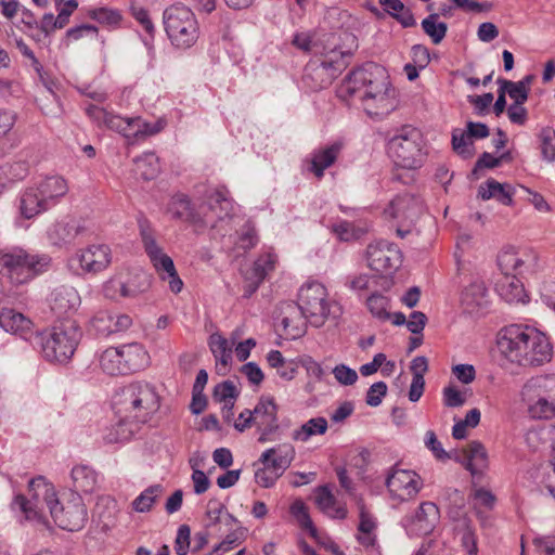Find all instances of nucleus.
Instances as JSON below:
<instances>
[{
    "mask_svg": "<svg viewBox=\"0 0 555 555\" xmlns=\"http://www.w3.org/2000/svg\"><path fill=\"white\" fill-rule=\"evenodd\" d=\"M387 393V385L384 382H376L367 390L365 402L370 406H378Z\"/></svg>",
    "mask_w": 555,
    "mask_h": 555,
    "instance_id": "60",
    "label": "nucleus"
},
{
    "mask_svg": "<svg viewBox=\"0 0 555 555\" xmlns=\"http://www.w3.org/2000/svg\"><path fill=\"white\" fill-rule=\"evenodd\" d=\"M538 256L533 251H518L514 248L502 250L498 256V266L502 274L519 275L537 266Z\"/></svg>",
    "mask_w": 555,
    "mask_h": 555,
    "instance_id": "21",
    "label": "nucleus"
},
{
    "mask_svg": "<svg viewBox=\"0 0 555 555\" xmlns=\"http://www.w3.org/2000/svg\"><path fill=\"white\" fill-rule=\"evenodd\" d=\"M327 428L328 424L325 417H313L304 423L299 428L293 430L292 439L307 442L313 436L324 435Z\"/></svg>",
    "mask_w": 555,
    "mask_h": 555,
    "instance_id": "41",
    "label": "nucleus"
},
{
    "mask_svg": "<svg viewBox=\"0 0 555 555\" xmlns=\"http://www.w3.org/2000/svg\"><path fill=\"white\" fill-rule=\"evenodd\" d=\"M367 98L361 100L364 112L374 118H384L398 106L396 89L390 86L377 93H367Z\"/></svg>",
    "mask_w": 555,
    "mask_h": 555,
    "instance_id": "22",
    "label": "nucleus"
},
{
    "mask_svg": "<svg viewBox=\"0 0 555 555\" xmlns=\"http://www.w3.org/2000/svg\"><path fill=\"white\" fill-rule=\"evenodd\" d=\"M0 326L8 333L28 339L33 335V321L23 313L4 308L0 312Z\"/></svg>",
    "mask_w": 555,
    "mask_h": 555,
    "instance_id": "27",
    "label": "nucleus"
},
{
    "mask_svg": "<svg viewBox=\"0 0 555 555\" xmlns=\"http://www.w3.org/2000/svg\"><path fill=\"white\" fill-rule=\"evenodd\" d=\"M498 348L507 360L524 367L541 366L553 357V347L543 333L517 324L500 332Z\"/></svg>",
    "mask_w": 555,
    "mask_h": 555,
    "instance_id": "2",
    "label": "nucleus"
},
{
    "mask_svg": "<svg viewBox=\"0 0 555 555\" xmlns=\"http://www.w3.org/2000/svg\"><path fill=\"white\" fill-rule=\"evenodd\" d=\"M209 348L216 359L224 369L232 362V345L222 335L214 333L209 337Z\"/></svg>",
    "mask_w": 555,
    "mask_h": 555,
    "instance_id": "44",
    "label": "nucleus"
},
{
    "mask_svg": "<svg viewBox=\"0 0 555 555\" xmlns=\"http://www.w3.org/2000/svg\"><path fill=\"white\" fill-rule=\"evenodd\" d=\"M315 502L325 514L333 518L344 519L347 515V509L344 506H336V499L327 486L318 488Z\"/></svg>",
    "mask_w": 555,
    "mask_h": 555,
    "instance_id": "39",
    "label": "nucleus"
},
{
    "mask_svg": "<svg viewBox=\"0 0 555 555\" xmlns=\"http://www.w3.org/2000/svg\"><path fill=\"white\" fill-rule=\"evenodd\" d=\"M365 259L372 270L392 275L401 267L403 256L395 243L378 240L367 245Z\"/></svg>",
    "mask_w": 555,
    "mask_h": 555,
    "instance_id": "15",
    "label": "nucleus"
},
{
    "mask_svg": "<svg viewBox=\"0 0 555 555\" xmlns=\"http://www.w3.org/2000/svg\"><path fill=\"white\" fill-rule=\"evenodd\" d=\"M51 264L46 254H29L24 249L0 250V274L15 285L26 284L47 271Z\"/></svg>",
    "mask_w": 555,
    "mask_h": 555,
    "instance_id": "5",
    "label": "nucleus"
},
{
    "mask_svg": "<svg viewBox=\"0 0 555 555\" xmlns=\"http://www.w3.org/2000/svg\"><path fill=\"white\" fill-rule=\"evenodd\" d=\"M191 546V528L189 525H181L178 528L175 541L177 555H188Z\"/></svg>",
    "mask_w": 555,
    "mask_h": 555,
    "instance_id": "57",
    "label": "nucleus"
},
{
    "mask_svg": "<svg viewBox=\"0 0 555 555\" xmlns=\"http://www.w3.org/2000/svg\"><path fill=\"white\" fill-rule=\"evenodd\" d=\"M112 262L111 248L105 244H93L79 250L69 259V266H76L85 273H98L105 270Z\"/></svg>",
    "mask_w": 555,
    "mask_h": 555,
    "instance_id": "18",
    "label": "nucleus"
},
{
    "mask_svg": "<svg viewBox=\"0 0 555 555\" xmlns=\"http://www.w3.org/2000/svg\"><path fill=\"white\" fill-rule=\"evenodd\" d=\"M529 412L534 418H552L555 416V400L548 397L539 398L530 405Z\"/></svg>",
    "mask_w": 555,
    "mask_h": 555,
    "instance_id": "53",
    "label": "nucleus"
},
{
    "mask_svg": "<svg viewBox=\"0 0 555 555\" xmlns=\"http://www.w3.org/2000/svg\"><path fill=\"white\" fill-rule=\"evenodd\" d=\"M388 153L398 167L406 169L418 167L422 162L421 132L413 127L404 126L389 140Z\"/></svg>",
    "mask_w": 555,
    "mask_h": 555,
    "instance_id": "13",
    "label": "nucleus"
},
{
    "mask_svg": "<svg viewBox=\"0 0 555 555\" xmlns=\"http://www.w3.org/2000/svg\"><path fill=\"white\" fill-rule=\"evenodd\" d=\"M505 184H502L494 179H488L483 184H481L478 189V196L483 201H488L490 198H496L504 205H511L512 193L506 190Z\"/></svg>",
    "mask_w": 555,
    "mask_h": 555,
    "instance_id": "42",
    "label": "nucleus"
},
{
    "mask_svg": "<svg viewBox=\"0 0 555 555\" xmlns=\"http://www.w3.org/2000/svg\"><path fill=\"white\" fill-rule=\"evenodd\" d=\"M85 221L74 217H65L52 223L47 230L49 242L59 247L72 244L77 237L85 235Z\"/></svg>",
    "mask_w": 555,
    "mask_h": 555,
    "instance_id": "19",
    "label": "nucleus"
},
{
    "mask_svg": "<svg viewBox=\"0 0 555 555\" xmlns=\"http://www.w3.org/2000/svg\"><path fill=\"white\" fill-rule=\"evenodd\" d=\"M80 304V296L73 286L62 285L52 294L51 308L57 315L76 311Z\"/></svg>",
    "mask_w": 555,
    "mask_h": 555,
    "instance_id": "33",
    "label": "nucleus"
},
{
    "mask_svg": "<svg viewBox=\"0 0 555 555\" xmlns=\"http://www.w3.org/2000/svg\"><path fill=\"white\" fill-rule=\"evenodd\" d=\"M498 83H500L505 93H508L514 103L524 104L528 100L529 89H524L517 82L500 78Z\"/></svg>",
    "mask_w": 555,
    "mask_h": 555,
    "instance_id": "54",
    "label": "nucleus"
},
{
    "mask_svg": "<svg viewBox=\"0 0 555 555\" xmlns=\"http://www.w3.org/2000/svg\"><path fill=\"white\" fill-rule=\"evenodd\" d=\"M139 227L144 251L155 271L163 281L168 282L172 293H180L183 287V282L177 273L172 259L158 245L154 232L146 221H140Z\"/></svg>",
    "mask_w": 555,
    "mask_h": 555,
    "instance_id": "10",
    "label": "nucleus"
},
{
    "mask_svg": "<svg viewBox=\"0 0 555 555\" xmlns=\"http://www.w3.org/2000/svg\"><path fill=\"white\" fill-rule=\"evenodd\" d=\"M472 496L475 501V508L486 507L487 509H492L496 502L495 495L485 488L474 489Z\"/></svg>",
    "mask_w": 555,
    "mask_h": 555,
    "instance_id": "58",
    "label": "nucleus"
},
{
    "mask_svg": "<svg viewBox=\"0 0 555 555\" xmlns=\"http://www.w3.org/2000/svg\"><path fill=\"white\" fill-rule=\"evenodd\" d=\"M425 446L434 453L436 459L440 461L452 459V455L444 451L441 442L437 439L436 434L431 430L426 433Z\"/></svg>",
    "mask_w": 555,
    "mask_h": 555,
    "instance_id": "63",
    "label": "nucleus"
},
{
    "mask_svg": "<svg viewBox=\"0 0 555 555\" xmlns=\"http://www.w3.org/2000/svg\"><path fill=\"white\" fill-rule=\"evenodd\" d=\"M27 173L28 167L24 162H16L0 166V177L2 178L5 186L11 182L23 180Z\"/></svg>",
    "mask_w": 555,
    "mask_h": 555,
    "instance_id": "49",
    "label": "nucleus"
},
{
    "mask_svg": "<svg viewBox=\"0 0 555 555\" xmlns=\"http://www.w3.org/2000/svg\"><path fill=\"white\" fill-rule=\"evenodd\" d=\"M199 210L206 214V222L209 214L215 218L222 220L231 216L233 210L232 201L228 197V191L224 189H215L207 192L206 201L199 205Z\"/></svg>",
    "mask_w": 555,
    "mask_h": 555,
    "instance_id": "26",
    "label": "nucleus"
},
{
    "mask_svg": "<svg viewBox=\"0 0 555 555\" xmlns=\"http://www.w3.org/2000/svg\"><path fill=\"white\" fill-rule=\"evenodd\" d=\"M281 323L288 336L295 339L301 337L306 333L309 320L300 308L298 301L284 302L281 307Z\"/></svg>",
    "mask_w": 555,
    "mask_h": 555,
    "instance_id": "24",
    "label": "nucleus"
},
{
    "mask_svg": "<svg viewBox=\"0 0 555 555\" xmlns=\"http://www.w3.org/2000/svg\"><path fill=\"white\" fill-rule=\"evenodd\" d=\"M119 351L125 375L141 371L149 365V353L138 343L121 345Z\"/></svg>",
    "mask_w": 555,
    "mask_h": 555,
    "instance_id": "30",
    "label": "nucleus"
},
{
    "mask_svg": "<svg viewBox=\"0 0 555 555\" xmlns=\"http://www.w3.org/2000/svg\"><path fill=\"white\" fill-rule=\"evenodd\" d=\"M385 483L391 499L399 502L413 499L423 487L421 477L414 470L398 467L391 468Z\"/></svg>",
    "mask_w": 555,
    "mask_h": 555,
    "instance_id": "16",
    "label": "nucleus"
},
{
    "mask_svg": "<svg viewBox=\"0 0 555 555\" xmlns=\"http://www.w3.org/2000/svg\"><path fill=\"white\" fill-rule=\"evenodd\" d=\"M73 492L91 493L98 485V474L88 465H77L72 469Z\"/></svg>",
    "mask_w": 555,
    "mask_h": 555,
    "instance_id": "36",
    "label": "nucleus"
},
{
    "mask_svg": "<svg viewBox=\"0 0 555 555\" xmlns=\"http://www.w3.org/2000/svg\"><path fill=\"white\" fill-rule=\"evenodd\" d=\"M56 499L53 485L39 476L29 481L27 496L22 494L15 495L12 502V509L20 512L25 521L43 529H49L46 509L50 512L51 505L55 504Z\"/></svg>",
    "mask_w": 555,
    "mask_h": 555,
    "instance_id": "4",
    "label": "nucleus"
},
{
    "mask_svg": "<svg viewBox=\"0 0 555 555\" xmlns=\"http://www.w3.org/2000/svg\"><path fill=\"white\" fill-rule=\"evenodd\" d=\"M240 391L236 386L231 380H224L215 386L214 389V399L221 403H232L235 402Z\"/></svg>",
    "mask_w": 555,
    "mask_h": 555,
    "instance_id": "51",
    "label": "nucleus"
},
{
    "mask_svg": "<svg viewBox=\"0 0 555 555\" xmlns=\"http://www.w3.org/2000/svg\"><path fill=\"white\" fill-rule=\"evenodd\" d=\"M292 515L298 520L300 526L307 529L311 538L326 552H332L334 555H341L334 541L325 535H321L309 516L308 509L301 500L295 501L291 506Z\"/></svg>",
    "mask_w": 555,
    "mask_h": 555,
    "instance_id": "25",
    "label": "nucleus"
},
{
    "mask_svg": "<svg viewBox=\"0 0 555 555\" xmlns=\"http://www.w3.org/2000/svg\"><path fill=\"white\" fill-rule=\"evenodd\" d=\"M82 332L75 320L65 319L35 336V345L50 362H68L81 339Z\"/></svg>",
    "mask_w": 555,
    "mask_h": 555,
    "instance_id": "3",
    "label": "nucleus"
},
{
    "mask_svg": "<svg viewBox=\"0 0 555 555\" xmlns=\"http://www.w3.org/2000/svg\"><path fill=\"white\" fill-rule=\"evenodd\" d=\"M452 145H453V150L457 154H460L464 157L472 156V151H470L469 146L473 145V142H472L470 138L468 137V134H466L464 132L457 133L456 131H454L452 134Z\"/></svg>",
    "mask_w": 555,
    "mask_h": 555,
    "instance_id": "59",
    "label": "nucleus"
},
{
    "mask_svg": "<svg viewBox=\"0 0 555 555\" xmlns=\"http://www.w3.org/2000/svg\"><path fill=\"white\" fill-rule=\"evenodd\" d=\"M130 10H131L132 16L141 24L143 29L146 31V34L152 39L155 28L150 18L149 12L143 7L135 5V4H132Z\"/></svg>",
    "mask_w": 555,
    "mask_h": 555,
    "instance_id": "62",
    "label": "nucleus"
},
{
    "mask_svg": "<svg viewBox=\"0 0 555 555\" xmlns=\"http://www.w3.org/2000/svg\"><path fill=\"white\" fill-rule=\"evenodd\" d=\"M461 302L470 314L478 313L489 305L488 289L482 281H474L462 293Z\"/></svg>",
    "mask_w": 555,
    "mask_h": 555,
    "instance_id": "29",
    "label": "nucleus"
},
{
    "mask_svg": "<svg viewBox=\"0 0 555 555\" xmlns=\"http://www.w3.org/2000/svg\"><path fill=\"white\" fill-rule=\"evenodd\" d=\"M89 16L92 20L99 22L100 24H105L109 26L117 25L121 20V16L118 11L111 10L107 8L93 9L89 12Z\"/></svg>",
    "mask_w": 555,
    "mask_h": 555,
    "instance_id": "55",
    "label": "nucleus"
},
{
    "mask_svg": "<svg viewBox=\"0 0 555 555\" xmlns=\"http://www.w3.org/2000/svg\"><path fill=\"white\" fill-rule=\"evenodd\" d=\"M257 243L258 236L256 234V230L254 225L247 222L242 229V233L240 234L237 245L240 248L247 250L255 247Z\"/></svg>",
    "mask_w": 555,
    "mask_h": 555,
    "instance_id": "64",
    "label": "nucleus"
},
{
    "mask_svg": "<svg viewBox=\"0 0 555 555\" xmlns=\"http://www.w3.org/2000/svg\"><path fill=\"white\" fill-rule=\"evenodd\" d=\"M163 491L162 485L150 486L133 500L132 508L138 513L150 512Z\"/></svg>",
    "mask_w": 555,
    "mask_h": 555,
    "instance_id": "46",
    "label": "nucleus"
},
{
    "mask_svg": "<svg viewBox=\"0 0 555 555\" xmlns=\"http://www.w3.org/2000/svg\"><path fill=\"white\" fill-rule=\"evenodd\" d=\"M541 159L551 164L555 160V129L551 126L541 128L538 133Z\"/></svg>",
    "mask_w": 555,
    "mask_h": 555,
    "instance_id": "45",
    "label": "nucleus"
},
{
    "mask_svg": "<svg viewBox=\"0 0 555 555\" xmlns=\"http://www.w3.org/2000/svg\"><path fill=\"white\" fill-rule=\"evenodd\" d=\"M440 517L438 506L433 502H423L411 519L412 530L418 534L430 533Z\"/></svg>",
    "mask_w": 555,
    "mask_h": 555,
    "instance_id": "31",
    "label": "nucleus"
},
{
    "mask_svg": "<svg viewBox=\"0 0 555 555\" xmlns=\"http://www.w3.org/2000/svg\"><path fill=\"white\" fill-rule=\"evenodd\" d=\"M390 86L385 67L367 62L348 74L337 93L343 100L357 98L361 101L369 96L367 93H377Z\"/></svg>",
    "mask_w": 555,
    "mask_h": 555,
    "instance_id": "6",
    "label": "nucleus"
},
{
    "mask_svg": "<svg viewBox=\"0 0 555 555\" xmlns=\"http://www.w3.org/2000/svg\"><path fill=\"white\" fill-rule=\"evenodd\" d=\"M276 263V256L271 253L261 255L246 272L249 279H256L257 282H263L269 272L273 271Z\"/></svg>",
    "mask_w": 555,
    "mask_h": 555,
    "instance_id": "48",
    "label": "nucleus"
},
{
    "mask_svg": "<svg viewBox=\"0 0 555 555\" xmlns=\"http://www.w3.org/2000/svg\"><path fill=\"white\" fill-rule=\"evenodd\" d=\"M37 189L49 207L55 205L56 199L63 197L68 191L66 181L60 176L46 178Z\"/></svg>",
    "mask_w": 555,
    "mask_h": 555,
    "instance_id": "37",
    "label": "nucleus"
},
{
    "mask_svg": "<svg viewBox=\"0 0 555 555\" xmlns=\"http://www.w3.org/2000/svg\"><path fill=\"white\" fill-rule=\"evenodd\" d=\"M160 397L156 387L145 380L131 382L118 388L113 397V408L119 422L117 436L108 442L129 439L141 424L147 423L159 410Z\"/></svg>",
    "mask_w": 555,
    "mask_h": 555,
    "instance_id": "1",
    "label": "nucleus"
},
{
    "mask_svg": "<svg viewBox=\"0 0 555 555\" xmlns=\"http://www.w3.org/2000/svg\"><path fill=\"white\" fill-rule=\"evenodd\" d=\"M297 301L309 324L314 327H321L331 315L337 318L341 313L340 306L328 300L326 287L317 281L307 282L300 287Z\"/></svg>",
    "mask_w": 555,
    "mask_h": 555,
    "instance_id": "8",
    "label": "nucleus"
},
{
    "mask_svg": "<svg viewBox=\"0 0 555 555\" xmlns=\"http://www.w3.org/2000/svg\"><path fill=\"white\" fill-rule=\"evenodd\" d=\"M454 459L462 463L473 476L480 473L487 465V453L479 441L469 442L467 449L463 451V454L456 455Z\"/></svg>",
    "mask_w": 555,
    "mask_h": 555,
    "instance_id": "35",
    "label": "nucleus"
},
{
    "mask_svg": "<svg viewBox=\"0 0 555 555\" xmlns=\"http://www.w3.org/2000/svg\"><path fill=\"white\" fill-rule=\"evenodd\" d=\"M133 162L135 175L143 180H153L160 171L159 159L153 152H145Z\"/></svg>",
    "mask_w": 555,
    "mask_h": 555,
    "instance_id": "40",
    "label": "nucleus"
},
{
    "mask_svg": "<svg viewBox=\"0 0 555 555\" xmlns=\"http://www.w3.org/2000/svg\"><path fill=\"white\" fill-rule=\"evenodd\" d=\"M366 306L370 312L377 319H390V313L388 312L389 299L386 296L374 293L367 298Z\"/></svg>",
    "mask_w": 555,
    "mask_h": 555,
    "instance_id": "50",
    "label": "nucleus"
},
{
    "mask_svg": "<svg viewBox=\"0 0 555 555\" xmlns=\"http://www.w3.org/2000/svg\"><path fill=\"white\" fill-rule=\"evenodd\" d=\"M141 279L139 285H133V283H125L118 278H112L104 285V295L112 299H117L118 297L128 298L135 297L139 294L145 292L151 284L150 276L146 274L138 275Z\"/></svg>",
    "mask_w": 555,
    "mask_h": 555,
    "instance_id": "28",
    "label": "nucleus"
},
{
    "mask_svg": "<svg viewBox=\"0 0 555 555\" xmlns=\"http://www.w3.org/2000/svg\"><path fill=\"white\" fill-rule=\"evenodd\" d=\"M336 380L345 386L353 385L358 380V374L353 369L345 364H338L333 369Z\"/></svg>",
    "mask_w": 555,
    "mask_h": 555,
    "instance_id": "61",
    "label": "nucleus"
},
{
    "mask_svg": "<svg viewBox=\"0 0 555 555\" xmlns=\"http://www.w3.org/2000/svg\"><path fill=\"white\" fill-rule=\"evenodd\" d=\"M86 113L98 126H104L128 139L153 135L162 131L165 127L163 120L151 124L142 120L140 117H121L93 104L86 108Z\"/></svg>",
    "mask_w": 555,
    "mask_h": 555,
    "instance_id": "7",
    "label": "nucleus"
},
{
    "mask_svg": "<svg viewBox=\"0 0 555 555\" xmlns=\"http://www.w3.org/2000/svg\"><path fill=\"white\" fill-rule=\"evenodd\" d=\"M332 230L340 241L345 242L357 240L361 235V231L349 221H339L333 225Z\"/></svg>",
    "mask_w": 555,
    "mask_h": 555,
    "instance_id": "56",
    "label": "nucleus"
},
{
    "mask_svg": "<svg viewBox=\"0 0 555 555\" xmlns=\"http://www.w3.org/2000/svg\"><path fill=\"white\" fill-rule=\"evenodd\" d=\"M295 449L289 443H280L264 450L259 462L263 467L255 472V480L262 488H271L291 466L295 459Z\"/></svg>",
    "mask_w": 555,
    "mask_h": 555,
    "instance_id": "12",
    "label": "nucleus"
},
{
    "mask_svg": "<svg viewBox=\"0 0 555 555\" xmlns=\"http://www.w3.org/2000/svg\"><path fill=\"white\" fill-rule=\"evenodd\" d=\"M49 208V205L46 203L38 189H27L21 197L20 209L21 214L26 219H30Z\"/></svg>",
    "mask_w": 555,
    "mask_h": 555,
    "instance_id": "38",
    "label": "nucleus"
},
{
    "mask_svg": "<svg viewBox=\"0 0 555 555\" xmlns=\"http://www.w3.org/2000/svg\"><path fill=\"white\" fill-rule=\"evenodd\" d=\"M255 426L259 433L258 442L266 443L274 439L279 431L278 405L274 399L262 396L254 408Z\"/></svg>",
    "mask_w": 555,
    "mask_h": 555,
    "instance_id": "17",
    "label": "nucleus"
},
{
    "mask_svg": "<svg viewBox=\"0 0 555 555\" xmlns=\"http://www.w3.org/2000/svg\"><path fill=\"white\" fill-rule=\"evenodd\" d=\"M165 30L171 43L180 49L195 44L199 36V27L195 14L185 5L173 4L163 14Z\"/></svg>",
    "mask_w": 555,
    "mask_h": 555,
    "instance_id": "9",
    "label": "nucleus"
},
{
    "mask_svg": "<svg viewBox=\"0 0 555 555\" xmlns=\"http://www.w3.org/2000/svg\"><path fill=\"white\" fill-rule=\"evenodd\" d=\"M350 52L333 50L323 61L309 62L304 70L302 82L311 91L328 87L347 67Z\"/></svg>",
    "mask_w": 555,
    "mask_h": 555,
    "instance_id": "11",
    "label": "nucleus"
},
{
    "mask_svg": "<svg viewBox=\"0 0 555 555\" xmlns=\"http://www.w3.org/2000/svg\"><path fill=\"white\" fill-rule=\"evenodd\" d=\"M167 212L175 220L189 223H206V214L196 208L190 197L183 193H177L171 196Z\"/></svg>",
    "mask_w": 555,
    "mask_h": 555,
    "instance_id": "23",
    "label": "nucleus"
},
{
    "mask_svg": "<svg viewBox=\"0 0 555 555\" xmlns=\"http://www.w3.org/2000/svg\"><path fill=\"white\" fill-rule=\"evenodd\" d=\"M113 320L114 313L109 311H100L92 318L91 326L96 332V334L102 336H108L111 334H114Z\"/></svg>",
    "mask_w": 555,
    "mask_h": 555,
    "instance_id": "52",
    "label": "nucleus"
},
{
    "mask_svg": "<svg viewBox=\"0 0 555 555\" xmlns=\"http://www.w3.org/2000/svg\"><path fill=\"white\" fill-rule=\"evenodd\" d=\"M50 515L54 522L68 531L80 530L87 521V508L82 498L77 492H69L62 500L56 499L51 505Z\"/></svg>",
    "mask_w": 555,
    "mask_h": 555,
    "instance_id": "14",
    "label": "nucleus"
},
{
    "mask_svg": "<svg viewBox=\"0 0 555 555\" xmlns=\"http://www.w3.org/2000/svg\"><path fill=\"white\" fill-rule=\"evenodd\" d=\"M495 291L506 302L525 301V288L517 275L503 274L495 283Z\"/></svg>",
    "mask_w": 555,
    "mask_h": 555,
    "instance_id": "34",
    "label": "nucleus"
},
{
    "mask_svg": "<svg viewBox=\"0 0 555 555\" xmlns=\"http://www.w3.org/2000/svg\"><path fill=\"white\" fill-rule=\"evenodd\" d=\"M341 150L343 143L339 141L315 150L312 153L309 170L312 171L317 178H322L324 170L335 163Z\"/></svg>",
    "mask_w": 555,
    "mask_h": 555,
    "instance_id": "32",
    "label": "nucleus"
},
{
    "mask_svg": "<svg viewBox=\"0 0 555 555\" xmlns=\"http://www.w3.org/2000/svg\"><path fill=\"white\" fill-rule=\"evenodd\" d=\"M438 18L437 13H431L421 23L424 33L430 37L435 44H439L448 31V25L444 22H438Z\"/></svg>",
    "mask_w": 555,
    "mask_h": 555,
    "instance_id": "47",
    "label": "nucleus"
},
{
    "mask_svg": "<svg viewBox=\"0 0 555 555\" xmlns=\"http://www.w3.org/2000/svg\"><path fill=\"white\" fill-rule=\"evenodd\" d=\"M119 347H109L99 356V365L107 375H125Z\"/></svg>",
    "mask_w": 555,
    "mask_h": 555,
    "instance_id": "43",
    "label": "nucleus"
},
{
    "mask_svg": "<svg viewBox=\"0 0 555 555\" xmlns=\"http://www.w3.org/2000/svg\"><path fill=\"white\" fill-rule=\"evenodd\" d=\"M424 210L423 203L418 197L410 194L398 195L385 209V215L398 220L401 224L413 223Z\"/></svg>",
    "mask_w": 555,
    "mask_h": 555,
    "instance_id": "20",
    "label": "nucleus"
}]
</instances>
